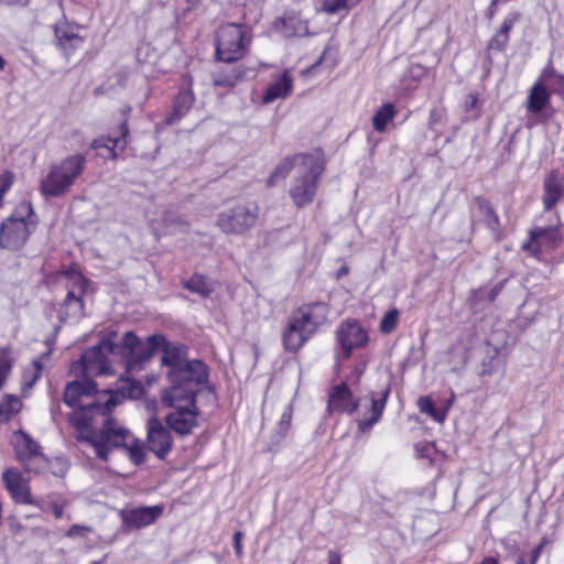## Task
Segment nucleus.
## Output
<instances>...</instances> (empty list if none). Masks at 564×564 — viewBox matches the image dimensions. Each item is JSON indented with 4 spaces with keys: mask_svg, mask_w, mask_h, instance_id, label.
<instances>
[{
    "mask_svg": "<svg viewBox=\"0 0 564 564\" xmlns=\"http://www.w3.org/2000/svg\"><path fill=\"white\" fill-rule=\"evenodd\" d=\"M166 379L170 386L161 390V403L173 408L191 392L199 393L198 387L209 380V367L200 359H191L175 370H167Z\"/></svg>",
    "mask_w": 564,
    "mask_h": 564,
    "instance_id": "obj_1",
    "label": "nucleus"
},
{
    "mask_svg": "<svg viewBox=\"0 0 564 564\" xmlns=\"http://www.w3.org/2000/svg\"><path fill=\"white\" fill-rule=\"evenodd\" d=\"M39 223L32 203L21 202L0 224V248L9 251L21 250L36 230Z\"/></svg>",
    "mask_w": 564,
    "mask_h": 564,
    "instance_id": "obj_2",
    "label": "nucleus"
},
{
    "mask_svg": "<svg viewBox=\"0 0 564 564\" xmlns=\"http://www.w3.org/2000/svg\"><path fill=\"white\" fill-rule=\"evenodd\" d=\"M86 163L85 153H74L52 164L46 176L40 182L41 194L54 198L66 195L84 173Z\"/></svg>",
    "mask_w": 564,
    "mask_h": 564,
    "instance_id": "obj_3",
    "label": "nucleus"
},
{
    "mask_svg": "<svg viewBox=\"0 0 564 564\" xmlns=\"http://www.w3.org/2000/svg\"><path fill=\"white\" fill-rule=\"evenodd\" d=\"M297 158H301V163L289 189V195L297 208H303L312 204L316 197L325 163L314 154H303Z\"/></svg>",
    "mask_w": 564,
    "mask_h": 564,
    "instance_id": "obj_4",
    "label": "nucleus"
},
{
    "mask_svg": "<svg viewBox=\"0 0 564 564\" xmlns=\"http://www.w3.org/2000/svg\"><path fill=\"white\" fill-rule=\"evenodd\" d=\"M117 356L121 357L127 373L142 370L144 364L158 352V334H152L142 341L134 332L129 330L117 341Z\"/></svg>",
    "mask_w": 564,
    "mask_h": 564,
    "instance_id": "obj_5",
    "label": "nucleus"
},
{
    "mask_svg": "<svg viewBox=\"0 0 564 564\" xmlns=\"http://www.w3.org/2000/svg\"><path fill=\"white\" fill-rule=\"evenodd\" d=\"M258 217L257 203H237L217 215L216 226L226 235H242L256 225Z\"/></svg>",
    "mask_w": 564,
    "mask_h": 564,
    "instance_id": "obj_6",
    "label": "nucleus"
},
{
    "mask_svg": "<svg viewBox=\"0 0 564 564\" xmlns=\"http://www.w3.org/2000/svg\"><path fill=\"white\" fill-rule=\"evenodd\" d=\"M246 46L247 37L243 25L229 23L217 32L215 57L226 64L236 63L243 56Z\"/></svg>",
    "mask_w": 564,
    "mask_h": 564,
    "instance_id": "obj_7",
    "label": "nucleus"
},
{
    "mask_svg": "<svg viewBox=\"0 0 564 564\" xmlns=\"http://www.w3.org/2000/svg\"><path fill=\"white\" fill-rule=\"evenodd\" d=\"M13 451L15 458L26 473L37 474L44 469L46 457L41 445L24 430L13 432Z\"/></svg>",
    "mask_w": 564,
    "mask_h": 564,
    "instance_id": "obj_8",
    "label": "nucleus"
},
{
    "mask_svg": "<svg viewBox=\"0 0 564 564\" xmlns=\"http://www.w3.org/2000/svg\"><path fill=\"white\" fill-rule=\"evenodd\" d=\"M164 508L163 503H158L121 509L118 513L121 520L120 531L130 534L153 525L163 514Z\"/></svg>",
    "mask_w": 564,
    "mask_h": 564,
    "instance_id": "obj_9",
    "label": "nucleus"
},
{
    "mask_svg": "<svg viewBox=\"0 0 564 564\" xmlns=\"http://www.w3.org/2000/svg\"><path fill=\"white\" fill-rule=\"evenodd\" d=\"M117 332L108 330L101 335L97 345L86 349L79 360L70 366L72 372H79L83 377L90 370L94 365H99L106 357V352L117 356Z\"/></svg>",
    "mask_w": 564,
    "mask_h": 564,
    "instance_id": "obj_10",
    "label": "nucleus"
},
{
    "mask_svg": "<svg viewBox=\"0 0 564 564\" xmlns=\"http://www.w3.org/2000/svg\"><path fill=\"white\" fill-rule=\"evenodd\" d=\"M336 339L341 348L344 358H349L355 349L365 347L369 337L359 321L348 318L343 321L336 329Z\"/></svg>",
    "mask_w": 564,
    "mask_h": 564,
    "instance_id": "obj_11",
    "label": "nucleus"
},
{
    "mask_svg": "<svg viewBox=\"0 0 564 564\" xmlns=\"http://www.w3.org/2000/svg\"><path fill=\"white\" fill-rule=\"evenodd\" d=\"M147 446L161 460L166 458L173 446L171 431L155 415L147 423Z\"/></svg>",
    "mask_w": 564,
    "mask_h": 564,
    "instance_id": "obj_12",
    "label": "nucleus"
},
{
    "mask_svg": "<svg viewBox=\"0 0 564 564\" xmlns=\"http://www.w3.org/2000/svg\"><path fill=\"white\" fill-rule=\"evenodd\" d=\"M89 282L90 281L80 273L75 276L74 285L78 288L79 292L76 293L75 290H68L66 297L58 310V319L62 323H66L69 318H80L85 316V303L83 295L86 292Z\"/></svg>",
    "mask_w": 564,
    "mask_h": 564,
    "instance_id": "obj_13",
    "label": "nucleus"
},
{
    "mask_svg": "<svg viewBox=\"0 0 564 564\" xmlns=\"http://www.w3.org/2000/svg\"><path fill=\"white\" fill-rule=\"evenodd\" d=\"M562 237L556 226H535L529 231V240L522 245V249L538 257L544 249L557 246Z\"/></svg>",
    "mask_w": 564,
    "mask_h": 564,
    "instance_id": "obj_14",
    "label": "nucleus"
},
{
    "mask_svg": "<svg viewBox=\"0 0 564 564\" xmlns=\"http://www.w3.org/2000/svg\"><path fill=\"white\" fill-rule=\"evenodd\" d=\"M192 87L193 78L189 75H184L178 87V93L173 99L172 109L165 117V122L167 124L178 122L191 110L195 101V95Z\"/></svg>",
    "mask_w": 564,
    "mask_h": 564,
    "instance_id": "obj_15",
    "label": "nucleus"
},
{
    "mask_svg": "<svg viewBox=\"0 0 564 564\" xmlns=\"http://www.w3.org/2000/svg\"><path fill=\"white\" fill-rule=\"evenodd\" d=\"M159 350L162 352L161 365L167 370H175L188 360V347L182 343L170 341L163 334H158Z\"/></svg>",
    "mask_w": 564,
    "mask_h": 564,
    "instance_id": "obj_16",
    "label": "nucleus"
},
{
    "mask_svg": "<svg viewBox=\"0 0 564 564\" xmlns=\"http://www.w3.org/2000/svg\"><path fill=\"white\" fill-rule=\"evenodd\" d=\"M82 30H84V28L68 22L55 25L54 34L56 44L65 57L68 58L75 50L82 47L84 44L85 37L80 34Z\"/></svg>",
    "mask_w": 564,
    "mask_h": 564,
    "instance_id": "obj_17",
    "label": "nucleus"
},
{
    "mask_svg": "<svg viewBox=\"0 0 564 564\" xmlns=\"http://www.w3.org/2000/svg\"><path fill=\"white\" fill-rule=\"evenodd\" d=\"M312 336L310 328L292 314L282 333V344L286 351L297 352Z\"/></svg>",
    "mask_w": 564,
    "mask_h": 564,
    "instance_id": "obj_18",
    "label": "nucleus"
},
{
    "mask_svg": "<svg viewBox=\"0 0 564 564\" xmlns=\"http://www.w3.org/2000/svg\"><path fill=\"white\" fill-rule=\"evenodd\" d=\"M294 314L314 335L317 329L327 321L329 306L325 302H312L301 305Z\"/></svg>",
    "mask_w": 564,
    "mask_h": 564,
    "instance_id": "obj_19",
    "label": "nucleus"
},
{
    "mask_svg": "<svg viewBox=\"0 0 564 564\" xmlns=\"http://www.w3.org/2000/svg\"><path fill=\"white\" fill-rule=\"evenodd\" d=\"M359 408V399H355L348 384L343 381L332 388L328 402L327 411H337L340 413L354 414Z\"/></svg>",
    "mask_w": 564,
    "mask_h": 564,
    "instance_id": "obj_20",
    "label": "nucleus"
},
{
    "mask_svg": "<svg viewBox=\"0 0 564 564\" xmlns=\"http://www.w3.org/2000/svg\"><path fill=\"white\" fill-rule=\"evenodd\" d=\"M391 392V383L387 382L381 391L376 392L371 391L369 392L370 398V416L366 417L364 420L358 421V430L361 433H366L372 429L375 424H377L381 417L383 410L386 408V404L388 402L389 395Z\"/></svg>",
    "mask_w": 564,
    "mask_h": 564,
    "instance_id": "obj_21",
    "label": "nucleus"
},
{
    "mask_svg": "<svg viewBox=\"0 0 564 564\" xmlns=\"http://www.w3.org/2000/svg\"><path fill=\"white\" fill-rule=\"evenodd\" d=\"M97 393L98 388L96 381L86 373V377H83V380H73L67 382L63 394V401L66 405L74 409L79 405L80 397H94Z\"/></svg>",
    "mask_w": 564,
    "mask_h": 564,
    "instance_id": "obj_22",
    "label": "nucleus"
},
{
    "mask_svg": "<svg viewBox=\"0 0 564 564\" xmlns=\"http://www.w3.org/2000/svg\"><path fill=\"white\" fill-rule=\"evenodd\" d=\"M481 217L486 227L494 234L498 232L501 228L499 216L494 209L489 199L484 196H475L470 204V223L471 227L475 224V216Z\"/></svg>",
    "mask_w": 564,
    "mask_h": 564,
    "instance_id": "obj_23",
    "label": "nucleus"
},
{
    "mask_svg": "<svg viewBox=\"0 0 564 564\" xmlns=\"http://www.w3.org/2000/svg\"><path fill=\"white\" fill-rule=\"evenodd\" d=\"M254 70L242 63L228 64L227 67L214 74L213 83L219 87H234L237 83L247 79Z\"/></svg>",
    "mask_w": 564,
    "mask_h": 564,
    "instance_id": "obj_24",
    "label": "nucleus"
},
{
    "mask_svg": "<svg viewBox=\"0 0 564 564\" xmlns=\"http://www.w3.org/2000/svg\"><path fill=\"white\" fill-rule=\"evenodd\" d=\"M172 409H175V411L167 413L165 416V423L170 431H174L180 436H186L199 425L195 417L186 415L188 410L177 408V403Z\"/></svg>",
    "mask_w": 564,
    "mask_h": 564,
    "instance_id": "obj_25",
    "label": "nucleus"
},
{
    "mask_svg": "<svg viewBox=\"0 0 564 564\" xmlns=\"http://www.w3.org/2000/svg\"><path fill=\"white\" fill-rule=\"evenodd\" d=\"M118 382L120 383L118 389H105L102 393H118L120 403L124 399L139 400L145 394V389L142 382L131 377L126 371L120 375Z\"/></svg>",
    "mask_w": 564,
    "mask_h": 564,
    "instance_id": "obj_26",
    "label": "nucleus"
},
{
    "mask_svg": "<svg viewBox=\"0 0 564 564\" xmlns=\"http://www.w3.org/2000/svg\"><path fill=\"white\" fill-rule=\"evenodd\" d=\"M293 88V78L289 70H283L276 80L271 83L262 95V102L264 105L271 104L276 99L286 98Z\"/></svg>",
    "mask_w": 564,
    "mask_h": 564,
    "instance_id": "obj_27",
    "label": "nucleus"
},
{
    "mask_svg": "<svg viewBox=\"0 0 564 564\" xmlns=\"http://www.w3.org/2000/svg\"><path fill=\"white\" fill-rule=\"evenodd\" d=\"M521 19V13L519 11L509 12L499 30L492 35L488 43V50H495L497 52H503L509 43V34L513 29L514 24Z\"/></svg>",
    "mask_w": 564,
    "mask_h": 564,
    "instance_id": "obj_28",
    "label": "nucleus"
},
{
    "mask_svg": "<svg viewBox=\"0 0 564 564\" xmlns=\"http://www.w3.org/2000/svg\"><path fill=\"white\" fill-rule=\"evenodd\" d=\"M543 205L545 210H551L560 200L564 193V186L558 175L552 171L543 183Z\"/></svg>",
    "mask_w": 564,
    "mask_h": 564,
    "instance_id": "obj_29",
    "label": "nucleus"
},
{
    "mask_svg": "<svg viewBox=\"0 0 564 564\" xmlns=\"http://www.w3.org/2000/svg\"><path fill=\"white\" fill-rule=\"evenodd\" d=\"M551 91L547 86L541 80H536L531 87L528 100L527 109L533 115L541 113L544 108L550 104Z\"/></svg>",
    "mask_w": 564,
    "mask_h": 564,
    "instance_id": "obj_30",
    "label": "nucleus"
},
{
    "mask_svg": "<svg viewBox=\"0 0 564 564\" xmlns=\"http://www.w3.org/2000/svg\"><path fill=\"white\" fill-rule=\"evenodd\" d=\"M131 111L130 107H124L121 109V115L124 117V119L119 123L118 126V135L108 137V141L112 143V145L108 144V148L106 149L108 151V156L111 160H116L118 158V150L120 152H123L128 144V137H129V127H128V119L127 116Z\"/></svg>",
    "mask_w": 564,
    "mask_h": 564,
    "instance_id": "obj_31",
    "label": "nucleus"
},
{
    "mask_svg": "<svg viewBox=\"0 0 564 564\" xmlns=\"http://www.w3.org/2000/svg\"><path fill=\"white\" fill-rule=\"evenodd\" d=\"M182 286L204 299H208L215 290L212 280L200 273H194L191 278L183 280Z\"/></svg>",
    "mask_w": 564,
    "mask_h": 564,
    "instance_id": "obj_32",
    "label": "nucleus"
},
{
    "mask_svg": "<svg viewBox=\"0 0 564 564\" xmlns=\"http://www.w3.org/2000/svg\"><path fill=\"white\" fill-rule=\"evenodd\" d=\"M108 430V437L106 438L110 446L113 448H124L127 446V436L129 431L126 427L117 426L116 420L111 416L105 419L100 431Z\"/></svg>",
    "mask_w": 564,
    "mask_h": 564,
    "instance_id": "obj_33",
    "label": "nucleus"
},
{
    "mask_svg": "<svg viewBox=\"0 0 564 564\" xmlns=\"http://www.w3.org/2000/svg\"><path fill=\"white\" fill-rule=\"evenodd\" d=\"M109 398L105 402L100 401H93L88 404H79L76 406L78 409V412H85L86 414L88 412H97L105 416L106 419L111 417V413L113 412L115 408L120 404V398L118 393H107Z\"/></svg>",
    "mask_w": 564,
    "mask_h": 564,
    "instance_id": "obj_34",
    "label": "nucleus"
},
{
    "mask_svg": "<svg viewBox=\"0 0 564 564\" xmlns=\"http://www.w3.org/2000/svg\"><path fill=\"white\" fill-rule=\"evenodd\" d=\"M276 28L288 37L305 36L308 34V24L295 17L280 18L276 22Z\"/></svg>",
    "mask_w": 564,
    "mask_h": 564,
    "instance_id": "obj_35",
    "label": "nucleus"
},
{
    "mask_svg": "<svg viewBox=\"0 0 564 564\" xmlns=\"http://www.w3.org/2000/svg\"><path fill=\"white\" fill-rule=\"evenodd\" d=\"M304 153H297L292 156L284 158L273 170L267 181V185L269 187L274 186L280 178H285L286 175L294 169H299V164L301 163V158L299 155H303Z\"/></svg>",
    "mask_w": 564,
    "mask_h": 564,
    "instance_id": "obj_36",
    "label": "nucleus"
},
{
    "mask_svg": "<svg viewBox=\"0 0 564 564\" xmlns=\"http://www.w3.org/2000/svg\"><path fill=\"white\" fill-rule=\"evenodd\" d=\"M397 115V109L393 104H383L372 117V127L377 132L383 133L387 131V127L390 121Z\"/></svg>",
    "mask_w": 564,
    "mask_h": 564,
    "instance_id": "obj_37",
    "label": "nucleus"
},
{
    "mask_svg": "<svg viewBox=\"0 0 564 564\" xmlns=\"http://www.w3.org/2000/svg\"><path fill=\"white\" fill-rule=\"evenodd\" d=\"M292 412H293L292 405L288 404L280 416V421L278 423V426H276L274 433L270 437L269 451H272L273 446L279 445L282 442V440L285 437V435L291 426Z\"/></svg>",
    "mask_w": 564,
    "mask_h": 564,
    "instance_id": "obj_38",
    "label": "nucleus"
},
{
    "mask_svg": "<svg viewBox=\"0 0 564 564\" xmlns=\"http://www.w3.org/2000/svg\"><path fill=\"white\" fill-rule=\"evenodd\" d=\"M108 430L106 431H100L99 432V436L96 438L91 435H87V436H80L78 437V440L80 441H86L87 443H89L94 449H95V453H96V456L101 459V460H108V456H109V453H110V443H108V441L106 440L108 436Z\"/></svg>",
    "mask_w": 564,
    "mask_h": 564,
    "instance_id": "obj_39",
    "label": "nucleus"
},
{
    "mask_svg": "<svg viewBox=\"0 0 564 564\" xmlns=\"http://www.w3.org/2000/svg\"><path fill=\"white\" fill-rule=\"evenodd\" d=\"M21 408L22 402L15 394H6L0 401V422L8 423Z\"/></svg>",
    "mask_w": 564,
    "mask_h": 564,
    "instance_id": "obj_40",
    "label": "nucleus"
},
{
    "mask_svg": "<svg viewBox=\"0 0 564 564\" xmlns=\"http://www.w3.org/2000/svg\"><path fill=\"white\" fill-rule=\"evenodd\" d=\"M416 404L422 413L427 414L435 422L443 423L445 421L444 411H440V409H437L435 406V403L431 397H429V395L420 397L417 399Z\"/></svg>",
    "mask_w": 564,
    "mask_h": 564,
    "instance_id": "obj_41",
    "label": "nucleus"
},
{
    "mask_svg": "<svg viewBox=\"0 0 564 564\" xmlns=\"http://www.w3.org/2000/svg\"><path fill=\"white\" fill-rule=\"evenodd\" d=\"M426 67L420 63H411L403 73L402 80L408 88L414 87L426 75Z\"/></svg>",
    "mask_w": 564,
    "mask_h": 564,
    "instance_id": "obj_42",
    "label": "nucleus"
},
{
    "mask_svg": "<svg viewBox=\"0 0 564 564\" xmlns=\"http://www.w3.org/2000/svg\"><path fill=\"white\" fill-rule=\"evenodd\" d=\"M124 449L128 452L130 460L135 465L140 466L145 462L147 453L144 443L139 438H133L131 444H127Z\"/></svg>",
    "mask_w": 564,
    "mask_h": 564,
    "instance_id": "obj_43",
    "label": "nucleus"
},
{
    "mask_svg": "<svg viewBox=\"0 0 564 564\" xmlns=\"http://www.w3.org/2000/svg\"><path fill=\"white\" fill-rule=\"evenodd\" d=\"M2 481L8 491H14L17 486L26 482L18 468L10 467L2 473Z\"/></svg>",
    "mask_w": 564,
    "mask_h": 564,
    "instance_id": "obj_44",
    "label": "nucleus"
},
{
    "mask_svg": "<svg viewBox=\"0 0 564 564\" xmlns=\"http://www.w3.org/2000/svg\"><path fill=\"white\" fill-rule=\"evenodd\" d=\"M11 496V498L17 502V503H22V505H36L35 500L33 499L32 495H31V491H30V487L26 482L20 485V486H17L14 488V491H8Z\"/></svg>",
    "mask_w": 564,
    "mask_h": 564,
    "instance_id": "obj_45",
    "label": "nucleus"
},
{
    "mask_svg": "<svg viewBox=\"0 0 564 564\" xmlns=\"http://www.w3.org/2000/svg\"><path fill=\"white\" fill-rule=\"evenodd\" d=\"M359 1L360 0H325L323 7L327 13L336 14L343 10H349Z\"/></svg>",
    "mask_w": 564,
    "mask_h": 564,
    "instance_id": "obj_46",
    "label": "nucleus"
},
{
    "mask_svg": "<svg viewBox=\"0 0 564 564\" xmlns=\"http://www.w3.org/2000/svg\"><path fill=\"white\" fill-rule=\"evenodd\" d=\"M399 315H400V313H399L398 308L393 307V308H390L389 311H387L380 321V326H379L380 332L382 334L391 333L395 328V326L399 322Z\"/></svg>",
    "mask_w": 564,
    "mask_h": 564,
    "instance_id": "obj_47",
    "label": "nucleus"
},
{
    "mask_svg": "<svg viewBox=\"0 0 564 564\" xmlns=\"http://www.w3.org/2000/svg\"><path fill=\"white\" fill-rule=\"evenodd\" d=\"M10 347H3L0 352V389L3 387L4 381L10 373L13 361L9 357Z\"/></svg>",
    "mask_w": 564,
    "mask_h": 564,
    "instance_id": "obj_48",
    "label": "nucleus"
},
{
    "mask_svg": "<svg viewBox=\"0 0 564 564\" xmlns=\"http://www.w3.org/2000/svg\"><path fill=\"white\" fill-rule=\"evenodd\" d=\"M500 366V357L498 350H495L492 355H488L482 359L480 376H491L497 371Z\"/></svg>",
    "mask_w": 564,
    "mask_h": 564,
    "instance_id": "obj_49",
    "label": "nucleus"
},
{
    "mask_svg": "<svg viewBox=\"0 0 564 564\" xmlns=\"http://www.w3.org/2000/svg\"><path fill=\"white\" fill-rule=\"evenodd\" d=\"M70 424L78 431L91 427L93 419L85 412L73 413L69 416Z\"/></svg>",
    "mask_w": 564,
    "mask_h": 564,
    "instance_id": "obj_50",
    "label": "nucleus"
},
{
    "mask_svg": "<svg viewBox=\"0 0 564 564\" xmlns=\"http://www.w3.org/2000/svg\"><path fill=\"white\" fill-rule=\"evenodd\" d=\"M197 395L196 392H191V394L184 397L182 401H186L187 405H177V408H181L183 410H188L186 412V415L189 417H195L197 420L198 415L200 414V410L197 405Z\"/></svg>",
    "mask_w": 564,
    "mask_h": 564,
    "instance_id": "obj_51",
    "label": "nucleus"
},
{
    "mask_svg": "<svg viewBox=\"0 0 564 564\" xmlns=\"http://www.w3.org/2000/svg\"><path fill=\"white\" fill-rule=\"evenodd\" d=\"M486 292L487 288H480L473 292L470 296L471 306L475 311H480L485 308L488 304H486Z\"/></svg>",
    "mask_w": 564,
    "mask_h": 564,
    "instance_id": "obj_52",
    "label": "nucleus"
},
{
    "mask_svg": "<svg viewBox=\"0 0 564 564\" xmlns=\"http://www.w3.org/2000/svg\"><path fill=\"white\" fill-rule=\"evenodd\" d=\"M13 173L6 171L0 175V205L3 204V197L6 193L11 188L13 184Z\"/></svg>",
    "mask_w": 564,
    "mask_h": 564,
    "instance_id": "obj_53",
    "label": "nucleus"
},
{
    "mask_svg": "<svg viewBox=\"0 0 564 564\" xmlns=\"http://www.w3.org/2000/svg\"><path fill=\"white\" fill-rule=\"evenodd\" d=\"M546 544V539H543L539 544H536L529 554H527L528 564H536L540 558L542 551Z\"/></svg>",
    "mask_w": 564,
    "mask_h": 564,
    "instance_id": "obj_54",
    "label": "nucleus"
},
{
    "mask_svg": "<svg viewBox=\"0 0 564 564\" xmlns=\"http://www.w3.org/2000/svg\"><path fill=\"white\" fill-rule=\"evenodd\" d=\"M557 75V72L554 69L552 62L550 61L549 64L542 70L538 80H541L546 85L547 83L553 80Z\"/></svg>",
    "mask_w": 564,
    "mask_h": 564,
    "instance_id": "obj_55",
    "label": "nucleus"
},
{
    "mask_svg": "<svg viewBox=\"0 0 564 564\" xmlns=\"http://www.w3.org/2000/svg\"><path fill=\"white\" fill-rule=\"evenodd\" d=\"M503 289V282H499L486 292V304L492 303Z\"/></svg>",
    "mask_w": 564,
    "mask_h": 564,
    "instance_id": "obj_56",
    "label": "nucleus"
},
{
    "mask_svg": "<svg viewBox=\"0 0 564 564\" xmlns=\"http://www.w3.org/2000/svg\"><path fill=\"white\" fill-rule=\"evenodd\" d=\"M243 532L242 531H236L232 535V544L235 553L238 557L242 555V540H243Z\"/></svg>",
    "mask_w": 564,
    "mask_h": 564,
    "instance_id": "obj_57",
    "label": "nucleus"
},
{
    "mask_svg": "<svg viewBox=\"0 0 564 564\" xmlns=\"http://www.w3.org/2000/svg\"><path fill=\"white\" fill-rule=\"evenodd\" d=\"M33 366L35 368L33 378L30 381L25 382L23 384V387H28V388L33 387V384L40 379V377L42 375L43 364L39 359L33 360Z\"/></svg>",
    "mask_w": 564,
    "mask_h": 564,
    "instance_id": "obj_58",
    "label": "nucleus"
},
{
    "mask_svg": "<svg viewBox=\"0 0 564 564\" xmlns=\"http://www.w3.org/2000/svg\"><path fill=\"white\" fill-rule=\"evenodd\" d=\"M551 87V90L556 94H561L564 91V75L558 74L553 80L547 83Z\"/></svg>",
    "mask_w": 564,
    "mask_h": 564,
    "instance_id": "obj_59",
    "label": "nucleus"
},
{
    "mask_svg": "<svg viewBox=\"0 0 564 564\" xmlns=\"http://www.w3.org/2000/svg\"><path fill=\"white\" fill-rule=\"evenodd\" d=\"M478 102V95L476 93H469L464 102V109L466 112L471 111Z\"/></svg>",
    "mask_w": 564,
    "mask_h": 564,
    "instance_id": "obj_60",
    "label": "nucleus"
},
{
    "mask_svg": "<svg viewBox=\"0 0 564 564\" xmlns=\"http://www.w3.org/2000/svg\"><path fill=\"white\" fill-rule=\"evenodd\" d=\"M98 366L99 375H113L112 366L108 357H106Z\"/></svg>",
    "mask_w": 564,
    "mask_h": 564,
    "instance_id": "obj_61",
    "label": "nucleus"
},
{
    "mask_svg": "<svg viewBox=\"0 0 564 564\" xmlns=\"http://www.w3.org/2000/svg\"><path fill=\"white\" fill-rule=\"evenodd\" d=\"M89 530L90 529L88 527L73 524L67 531V536H79V535H83L84 532L89 531Z\"/></svg>",
    "mask_w": 564,
    "mask_h": 564,
    "instance_id": "obj_62",
    "label": "nucleus"
},
{
    "mask_svg": "<svg viewBox=\"0 0 564 564\" xmlns=\"http://www.w3.org/2000/svg\"><path fill=\"white\" fill-rule=\"evenodd\" d=\"M498 2H499V0H491L486 12H485V17L489 22L494 19V17L497 13Z\"/></svg>",
    "mask_w": 564,
    "mask_h": 564,
    "instance_id": "obj_63",
    "label": "nucleus"
},
{
    "mask_svg": "<svg viewBox=\"0 0 564 564\" xmlns=\"http://www.w3.org/2000/svg\"><path fill=\"white\" fill-rule=\"evenodd\" d=\"M327 557H328V564H341L340 555L333 550L328 551Z\"/></svg>",
    "mask_w": 564,
    "mask_h": 564,
    "instance_id": "obj_64",
    "label": "nucleus"
}]
</instances>
